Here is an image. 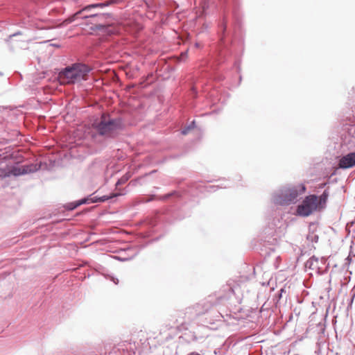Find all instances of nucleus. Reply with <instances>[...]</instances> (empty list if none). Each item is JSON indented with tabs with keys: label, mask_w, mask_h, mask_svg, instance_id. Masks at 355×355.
Segmentation results:
<instances>
[{
	"label": "nucleus",
	"mask_w": 355,
	"mask_h": 355,
	"mask_svg": "<svg viewBox=\"0 0 355 355\" xmlns=\"http://www.w3.org/2000/svg\"><path fill=\"white\" fill-rule=\"evenodd\" d=\"M107 4L99 3H93L85 6L81 10L76 12L71 19L74 21L78 19H85L88 20V23L92 26L91 29L93 31H105L109 26V19L112 18V15L107 12H94L92 10L97 8H103Z\"/></svg>",
	"instance_id": "nucleus-1"
},
{
	"label": "nucleus",
	"mask_w": 355,
	"mask_h": 355,
	"mask_svg": "<svg viewBox=\"0 0 355 355\" xmlns=\"http://www.w3.org/2000/svg\"><path fill=\"white\" fill-rule=\"evenodd\" d=\"M329 196V187L318 196L315 194L306 196L302 202L297 205L296 214L302 217H307L315 211H321L326 207Z\"/></svg>",
	"instance_id": "nucleus-2"
},
{
	"label": "nucleus",
	"mask_w": 355,
	"mask_h": 355,
	"mask_svg": "<svg viewBox=\"0 0 355 355\" xmlns=\"http://www.w3.org/2000/svg\"><path fill=\"white\" fill-rule=\"evenodd\" d=\"M123 121L121 117H110L103 113L98 121L93 123V127L97 134L107 139L116 137L119 132L123 128Z\"/></svg>",
	"instance_id": "nucleus-3"
},
{
	"label": "nucleus",
	"mask_w": 355,
	"mask_h": 355,
	"mask_svg": "<svg viewBox=\"0 0 355 355\" xmlns=\"http://www.w3.org/2000/svg\"><path fill=\"white\" fill-rule=\"evenodd\" d=\"M305 191L306 186L304 184L284 187L273 195L272 201L275 205L281 206L295 204Z\"/></svg>",
	"instance_id": "nucleus-4"
},
{
	"label": "nucleus",
	"mask_w": 355,
	"mask_h": 355,
	"mask_svg": "<svg viewBox=\"0 0 355 355\" xmlns=\"http://www.w3.org/2000/svg\"><path fill=\"white\" fill-rule=\"evenodd\" d=\"M91 70L87 64L76 62L63 69L59 73L58 77L64 83H75L87 80Z\"/></svg>",
	"instance_id": "nucleus-5"
},
{
	"label": "nucleus",
	"mask_w": 355,
	"mask_h": 355,
	"mask_svg": "<svg viewBox=\"0 0 355 355\" xmlns=\"http://www.w3.org/2000/svg\"><path fill=\"white\" fill-rule=\"evenodd\" d=\"M218 60L219 62H223V59L228 53V47L232 43V34L227 31V19L223 18L218 27Z\"/></svg>",
	"instance_id": "nucleus-6"
},
{
	"label": "nucleus",
	"mask_w": 355,
	"mask_h": 355,
	"mask_svg": "<svg viewBox=\"0 0 355 355\" xmlns=\"http://www.w3.org/2000/svg\"><path fill=\"white\" fill-rule=\"evenodd\" d=\"M234 297V288L230 284L223 285L214 295L208 297L207 303L214 305H227Z\"/></svg>",
	"instance_id": "nucleus-7"
},
{
	"label": "nucleus",
	"mask_w": 355,
	"mask_h": 355,
	"mask_svg": "<svg viewBox=\"0 0 355 355\" xmlns=\"http://www.w3.org/2000/svg\"><path fill=\"white\" fill-rule=\"evenodd\" d=\"M40 167L37 164H25L21 166H10V168L1 169L0 175L2 177L15 176L34 173L38 171Z\"/></svg>",
	"instance_id": "nucleus-8"
},
{
	"label": "nucleus",
	"mask_w": 355,
	"mask_h": 355,
	"mask_svg": "<svg viewBox=\"0 0 355 355\" xmlns=\"http://www.w3.org/2000/svg\"><path fill=\"white\" fill-rule=\"evenodd\" d=\"M355 166V152L349 153L342 157L338 162L340 168H349Z\"/></svg>",
	"instance_id": "nucleus-9"
},
{
	"label": "nucleus",
	"mask_w": 355,
	"mask_h": 355,
	"mask_svg": "<svg viewBox=\"0 0 355 355\" xmlns=\"http://www.w3.org/2000/svg\"><path fill=\"white\" fill-rule=\"evenodd\" d=\"M94 197L91 195L80 200L67 203L64 207L67 210L72 211L82 205L94 203Z\"/></svg>",
	"instance_id": "nucleus-10"
},
{
	"label": "nucleus",
	"mask_w": 355,
	"mask_h": 355,
	"mask_svg": "<svg viewBox=\"0 0 355 355\" xmlns=\"http://www.w3.org/2000/svg\"><path fill=\"white\" fill-rule=\"evenodd\" d=\"M318 258L315 257V256H312L305 262L304 266L306 268L310 270H319L320 268L318 267Z\"/></svg>",
	"instance_id": "nucleus-11"
},
{
	"label": "nucleus",
	"mask_w": 355,
	"mask_h": 355,
	"mask_svg": "<svg viewBox=\"0 0 355 355\" xmlns=\"http://www.w3.org/2000/svg\"><path fill=\"white\" fill-rule=\"evenodd\" d=\"M121 195L122 194L121 193H112L110 195H104L101 197L94 196V203L103 202L107 200H112V199L116 198Z\"/></svg>",
	"instance_id": "nucleus-12"
},
{
	"label": "nucleus",
	"mask_w": 355,
	"mask_h": 355,
	"mask_svg": "<svg viewBox=\"0 0 355 355\" xmlns=\"http://www.w3.org/2000/svg\"><path fill=\"white\" fill-rule=\"evenodd\" d=\"M171 197L179 198L180 195H179V193L176 191H171V192H170V193H168L167 194H165V195H163V196H160L157 197V198L159 200L164 201V200H167L168 199H169Z\"/></svg>",
	"instance_id": "nucleus-13"
},
{
	"label": "nucleus",
	"mask_w": 355,
	"mask_h": 355,
	"mask_svg": "<svg viewBox=\"0 0 355 355\" xmlns=\"http://www.w3.org/2000/svg\"><path fill=\"white\" fill-rule=\"evenodd\" d=\"M283 293H286V289L284 288H282L277 293H276L273 297V302L276 306H277L279 302L282 297Z\"/></svg>",
	"instance_id": "nucleus-14"
},
{
	"label": "nucleus",
	"mask_w": 355,
	"mask_h": 355,
	"mask_svg": "<svg viewBox=\"0 0 355 355\" xmlns=\"http://www.w3.org/2000/svg\"><path fill=\"white\" fill-rule=\"evenodd\" d=\"M228 187H230V185L228 184L221 183V184H217V185H209V186L207 187V190L209 192H214V191H216L218 188H226Z\"/></svg>",
	"instance_id": "nucleus-15"
},
{
	"label": "nucleus",
	"mask_w": 355,
	"mask_h": 355,
	"mask_svg": "<svg viewBox=\"0 0 355 355\" xmlns=\"http://www.w3.org/2000/svg\"><path fill=\"white\" fill-rule=\"evenodd\" d=\"M196 126L195 121H191L187 126L184 127L182 130L181 133L182 135H187L189 133V132L193 129Z\"/></svg>",
	"instance_id": "nucleus-16"
},
{
	"label": "nucleus",
	"mask_w": 355,
	"mask_h": 355,
	"mask_svg": "<svg viewBox=\"0 0 355 355\" xmlns=\"http://www.w3.org/2000/svg\"><path fill=\"white\" fill-rule=\"evenodd\" d=\"M308 241L312 243H317L318 241V236L313 233L309 234L306 236Z\"/></svg>",
	"instance_id": "nucleus-17"
},
{
	"label": "nucleus",
	"mask_w": 355,
	"mask_h": 355,
	"mask_svg": "<svg viewBox=\"0 0 355 355\" xmlns=\"http://www.w3.org/2000/svg\"><path fill=\"white\" fill-rule=\"evenodd\" d=\"M22 32L21 31H17L13 34H11L8 36V37L6 40V42H9L10 40L13 37H16V36H18V35H22Z\"/></svg>",
	"instance_id": "nucleus-18"
},
{
	"label": "nucleus",
	"mask_w": 355,
	"mask_h": 355,
	"mask_svg": "<svg viewBox=\"0 0 355 355\" xmlns=\"http://www.w3.org/2000/svg\"><path fill=\"white\" fill-rule=\"evenodd\" d=\"M211 311L214 312V311ZM221 318H223V315H221V313H220L218 311H214V319L213 320L219 321L221 320Z\"/></svg>",
	"instance_id": "nucleus-19"
},
{
	"label": "nucleus",
	"mask_w": 355,
	"mask_h": 355,
	"mask_svg": "<svg viewBox=\"0 0 355 355\" xmlns=\"http://www.w3.org/2000/svg\"><path fill=\"white\" fill-rule=\"evenodd\" d=\"M128 180V176H123L116 184V186L124 184Z\"/></svg>",
	"instance_id": "nucleus-20"
},
{
	"label": "nucleus",
	"mask_w": 355,
	"mask_h": 355,
	"mask_svg": "<svg viewBox=\"0 0 355 355\" xmlns=\"http://www.w3.org/2000/svg\"><path fill=\"white\" fill-rule=\"evenodd\" d=\"M155 198V195H152L150 198L144 200L143 202H149L153 200Z\"/></svg>",
	"instance_id": "nucleus-21"
},
{
	"label": "nucleus",
	"mask_w": 355,
	"mask_h": 355,
	"mask_svg": "<svg viewBox=\"0 0 355 355\" xmlns=\"http://www.w3.org/2000/svg\"><path fill=\"white\" fill-rule=\"evenodd\" d=\"M110 280L112 281L115 284H118L119 280L113 276H110Z\"/></svg>",
	"instance_id": "nucleus-22"
},
{
	"label": "nucleus",
	"mask_w": 355,
	"mask_h": 355,
	"mask_svg": "<svg viewBox=\"0 0 355 355\" xmlns=\"http://www.w3.org/2000/svg\"><path fill=\"white\" fill-rule=\"evenodd\" d=\"M187 54H188V51H187L182 52L181 53V57L182 58H186L187 56Z\"/></svg>",
	"instance_id": "nucleus-23"
},
{
	"label": "nucleus",
	"mask_w": 355,
	"mask_h": 355,
	"mask_svg": "<svg viewBox=\"0 0 355 355\" xmlns=\"http://www.w3.org/2000/svg\"><path fill=\"white\" fill-rule=\"evenodd\" d=\"M194 46L196 48H200L201 46V45L199 42H196Z\"/></svg>",
	"instance_id": "nucleus-24"
},
{
	"label": "nucleus",
	"mask_w": 355,
	"mask_h": 355,
	"mask_svg": "<svg viewBox=\"0 0 355 355\" xmlns=\"http://www.w3.org/2000/svg\"><path fill=\"white\" fill-rule=\"evenodd\" d=\"M326 185H327V184H326V183H322V184H320L319 185V188L322 189V188H324Z\"/></svg>",
	"instance_id": "nucleus-25"
},
{
	"label": "nucleus",
	"mask_w": 355,
	"mask_h": 355,
	"mask_svg": "<svg viewBox=\"0 0 355 355\" xmlns=\"http://www.w3.org/2000/svg\"><path fill=\"white\" fill-rule=\"evenodd\" d=\"M188 355H200V354L197 352H191Z\"/></svg>",
	"instance_id": "nucleus-26"
},
{
	"label": "nucleus",
	"mask_w": 355,
	"mask_h": 355,
	"mask_svg": "<svg viewBox=\"0 0 355 355\" xmlns=\"http://www.w3.org/2000/svg\"><path fill=\"white\" fill-rule=\"evenodd\" d=\"M234 1V7L235 8L237 4V0H233Z\"/></svg>",
	"instance_id": "nucleus-27"
},
{
	"label": "nucleus",
	"mask_w": 355,
	"mask_h": 355,
	"mask_svg": "<svg viewBox=\"0 0 355 355\" xmlns=\"http://www.w3.org/2000/svg\"><path fill=\"white\" fill-rule=\"evenodd\" d=\"M116 259H118L119 260H121V261H125V260H127V259H120L119 257H115Z\"/></svg>",
	"instance_id": "nucleus-28"
},
{
	"label": "nucleus",
	"mask_w": 355,
	"mask_h": 355,
	"mask_svg": "<svg viewBox=\"0 0 355 355\" xmlns=\"http://www.w3.org/2000/svg\"><path fill=\"white\" fill-rule=\"evenodd\" d=\"M208 311V308L206 309L205 312H202L201 313H205Z\"/></svg>",
	"instance_id": "nucleus-29"
}]
</instances>
